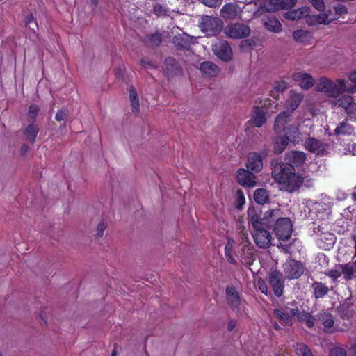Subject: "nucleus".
I'll return each mask as SVG.
<instances>
[{
  "label": "nucleus",
  "mask_w": 356,
  "mask_h": 356,
  "mask_svg": "<svg viewBox=\"0 0 356 356\" xmlns=\"http://www.w3.org/2000/svg\"><path fill=\"white\" fill-rule=\"evenodd\" d=\"M200 70L203 74L209 77H215L219 73L218 67L210 61H205L200 64Z\"/></svg>",
  "instance_id": "24"
},
{
  "label": "nucleus",
  "mask_w": 356,
  "mask_h": 356,
  "mask_svg": "<svg viewBox=\"0 0 356 356\" xmlns=\"http://www.w3.org/2000/svg\"><path fill=\"white\" fill-rule=\"evenodd\" d=\"M165 65H166V68L168 70H171V69L169 67L170 65L172 67L177 68V63L176 60L172 58H168L165 59Z\"/></svg>",
  "instance_id": "55"
},
{
  "label": "nucleus",
  "mask_w": 356,
  "mask_h": 356,
  "mask_svg": "<svg viewBox=\"0 0 356 356\" xmlns=\"http://www.w3.org/2000/svg\"><path fill=\"white\" fill-rule=\"evenodd\" d=\"M294 79L299 82L302 88L308 89L314 85V79L311 75L305 72H297L294 74Z\"/></svg>",
  "instance_id": "25"
},
{
  "label": "nucleus",
  "mask_w": 356,
  "mask_h": 356,
  "mask_svg": "<svg viewBox=\"0 0 356 356\" xmlns=\"http://www.w3.org/2000/svg\"><path fill=\"white\" fill-rule=\"evenodd\" d=\"M236 197H237V205L236 208L238 209H241L242 206L245 202V199L243 193L241 190H238L236 191Z\"/></svg>",
  "instance_id": "46"
},
{
  "label": "nucleus",
  "mask_w": 356,
  "mask_h": 356,
  "mask_svg": "<svg viewBox=\"0 0 356 356\" xmlns=\"http://www.w3.org/2000/svg\"><path fill=\"white\" fill-rule=\"evenodd\" d=\"M38 111V106L33 104L31 105L29 108L28 115L32 120H34L37 116Z\"/></svg>",
  "instance_id": "49"
},
{
  "label": "nucleus",
  "mask_w": 356,
  "mask_h": 356,
  "mask_svg": "<svg viewBox=\"0 0 356 356\" xmlns=\"http://www.w3.org/2000/svg\"><path fill=\"white\" fill-rule=\"evenodd\" d=\"M285 138L289 142L298 144L302 141V134L297 126L289 125L284 129Z\"/></svg>",
  "instance_id": "20"
},
{
  "label": "nucleus",
  "mask_w": 356,
  "mask_h": 356,
  "mask_svg": "<svg viewBox=\"0 0 356 356\" xmlns=\"http://www.w3.org/2000/svg\"><path fill=\"white\" fill-rule=\"evenodd\" d=\"M106 228V225L104 221L102 220L97 225V237H102L104 233V231Z\"/></svg>",
  "instance_id": "51"
},
{
  "label": "nucleus",
  "mask_w": 356,
  "mask_h": 356,
  "mask_svg": "<svg viewBox=\"0 0 356 356\" xmlns=\"http://www.w3.org/2000/svg\"><path fill=\"white\" fill-rule=\"evenodd\" d=\"M298 318L300 321L305 322L308 327H313L314 326L315 319L310 314L306 312L299 313Z\"/></svg>",
  "instance_id": "41"
},
{
  "label": "nucleus",
  "mask_w": 356,
  "mask_h": 356,
  "mask_svg": "<svg viewBox=\"0 0 356 356\" xmlns=\"http://www.w3.org/2000/svg\"><path fill=\"white\" fill-rule=\"evenodd\" d=\"M26 26H29L31 29L34 30L35 27H37V23L35 19L33 18V15H29L27 17V19L26 20Z\"/></svg>",
  "instance_id": "53"
},
{
  "label": "nucleus",
  "mask_w": 356,
  "mask_h": 356,
  "mask_svg": "<svg viewBox=\"0 0 356 356\" xmlns=\"http://www.w3.org/2000/svg\"><path fill=\"white\" fill-rule=\"evenodd\" d=\"M337 104L345 109L351 119H356V104L354 103L353 97L342 96L337 100Z\"/></svg>",
  "instance_id": "14"
},
{
  "label": "nucleus",
  "mask_w": 356,
  "mask_h": 356,
  "mask_svg": "<svg viewBox=\"0 0 356 356\" xmlns=\"http://www.w3.org/2000/svg\"><path fill=\"white\" fill-rule=\"evenodd\" d=\"M304 146L307 150L318 155H323L325 152V145L314 138H307L305 141Z\"/></svg>",
  "instance_id": "15"
},
{
  "label": "nucleus",
  "mask_w": 356,
  "mask_h": 356,
  "mask_svg": "<svg viewBox=\"0 0 356 356\" xmlns=\"http://www.w3.org/2000/svg\"><path fill=\"white\" fill-rule=\"evenodd\" d=\"M306 207L309 209V212L318 213L323 209V206L321 202L309 200L306 202Z\"/></svg>",
  "instance_id": "43"
},
{
  "label": "nucleus",
  "mask_w": 356,
  "mask_h": 356,
  "mask_svg": "<svg viewBox=\"0 0 356 356\" xmlns=\"http://www.w3.org/2000/svg\"><path fill=\"white\" fill-rule=\"evenodd\" d=\"M274 231L280 240H287L292 233V223L288 218H281L276 220Z\"/></svg>",
  "instance_id": "7"
},
{
  "label": "nucleus",
  "mask_w": 356,
  "mask_h": 356,
  "mask_svg": "<svg viewBox=\"0 0 356 356\" xmlns=\"http://www.w3.org/2000/svg\"><path fill=\"white\" fill-rule=\"evenodd\" d=\"M284 273L289 280L298 279L304 272L302 264L294 259H288L283 265Z\"/></svg>",
  "instance_id": "8"
},
{
  "label": "nucleus",
  "mask_w": 356,
  "mask_h": 356,
  "mask_svg": "<svg viewBox=\"0 0 356 356\" xmlns=\"http://www.w3.org/2000/svg\"><path fill=\"white\" fill-rule=\"evenodd\" d=\"M252 251L248 246H243L241 250L238 258L241 262L244 264H250L252 262Z\"/></svg>",
  "instance_id": "35"
},
{
  "label": "nucleus",
  "mask_w": 356,
  "mask_h": 356,
  "mask_svg": "<svg viewBox=\"0 0 356 356\" xmlns=\"http://www.w3.org/2000/svg\"><path fill=\"white\" fill-rule=\"evenodd\" d=\"M273 177L279 184L280 189L292 193L300 188L303 178L295 172L291 165L285 163L276 165L272 172Z\"/></svg>",
  "instance_id": "2"
},
{
  "label": "nucleus",
  "mask_w": 356,
  "mask_h": 356,
  "mask_svg": "<svg viewBox=\"0 0 356 356\" xmlns=\"http://www.w3.org/2000/svg\"><path fill=\"white\" fill-rule=\"evenodd\" d=\"M236 327V321L231 320L230 321H229V323L227 324V329L229 331L233 330Z\"/></svg>",
  "instance_id": "58"
},
{
  "label": "nucleus",
  "mask_w": 356,
  "mask_h": 356,
  "mask_svg": "<svg viewBox=\"0 0 356 356\" xmlns=\"http://www.w3.org/2000/svg\"><path fill=\"white\" fill-rule=\"evenodd\" d=\"M330 356H346V352L343 348L337 347L330 350Z\"/></svg>",
  "instance_id": "50"
},
{
  "label": "nucleus",
  "mask_w": 356,
  "mask_h": 356,
  "mask_svg": "<svg viewBox=\"0 0 356 356\" xmlns=\"http://www.w3.org/2000/svg\"><path fill=\"white\" fill-rule=\"evenodd\" d=\"M298 310L295 309H276L274 314L280 320L284 325H291L292 324L291 318L297 314Z\"/></svg>",
  "instance_id": "18"
},
{
  "label": "nucleus",
  "mask_w": 356,
  "mask_h": 356,
  "mask_svg": "<svg viewBox=\"0 0 356 356\" xmlns=\"http://www.w3.org/2000/svg\"><path fill=\"white\" fill-rule=\"evenodd\" d=\"M293 40L298 43L307 44L312 39V33L307 30H296L292 34Z\"/></svg>",
  "instance_id": "26"
},
{
  "label": "nucleus",
  "mask_w": 356,
  "mask_h": 356,
  "mask_svg": "<svg viewBox=\"0 0 356 356\" xmlns=\"http://www.w3.org/2000/svg\"><path fill=\"white\" fill-rule=\"evenodd\" d=\"M200 27L207 35H215L222 30V22L218 17L206 15L202 17Z\"/></svg>",
  "instance_id": "4"
},
{
  "label": "nucleus",
  "mask_w": 356,
  "mask_h": 356,
  "mask_svg": "<svg viewBox=\"0 0 356 356\" xmlns=\"http://www.w3.org/2000/svg\"><path fill=\"white\" fill-rule=\"evenodd\" d=\"M66 118V113L63 111H59L55 116V118L58 121H62Z\"/></svg>",
  "instance_id": "56"
},
{
  "label": "nucleus",
  "mask_w": 356,
  "mask_h": 356,
  "mask_svg": "<svg viewBox=\"0 0 356 356\" xmlns=\"http://www.w3.org/2000/svg\"><path fill=\"white\" fill-rule=\"evenodd\" d=\"M153 10L154 13L158 16L167 15V10L161 4H156L153 8Z\"/></svg>",
  "instance_id": "48"
},
{
  "label": "nucleus",
  "mask_w": 356,
  "mask_h": 356,
  "mask_svg": "<svg viewBox=\"0 0 356 356\" xmlns=\"http://www.w3.org/2000/svg\"><path fill=\"white\" fill-rule=\"evenodd\" d=\"M353 198L355 201H356V192L353 193Z\"/></svg>",
  "instance_id": "64"
},
{
  "label": "nucleus",
  "mask_w": 356,
  "mask_h": 356,
  "mask_svg": "<svg viewBox=\"0 0 356 356\" xmlns=\"http://www.w3.org/2000/svg\"><path fill=\"white\" fill-rule=\"evenodd\" d=\"M289 140L283 136H277L273 140V150L275 154H281L286 147Z\"/></svg>",
  "instance_id": "32"
},
{
  "label": "nucleus",
  "mask_w": 356,
  "mask_h": 356,
  "mask_svg": "<svg viewBox=\"0 0 356 356\" xmlns=\"http://www.w3.org/2000/svg\"><path fill=\"white\" fill-rule=\"evenodd\" d=\"M257 285H258L259 290L261 291V292L262 293H264L266 296L270 293L267 284L266 283V282L264 280L259 279L257 280Z\"/></svg>",
  "instance_id": "45"
},
{
  "label": "nucleus",
  "mask_w": 356,
  "mask_h": 356,
  "mask_svg": "<svg viewBox=\"0 0 356 356\" xmlns=\"http://www.w3.org/2000/svg\"><path fill=\"white\" fill-rule=\"evenodd\" d=\"M345 153L347 154H351L353 156L356 155V143H350L345 148Z\"/></svg>",
  "instance_id": "52"
},
{
  "label": "nucleus",
  "mask_w": 356,
  "mask_h": 356,
  "mask_svg": "<svg viewBox=\"0 0 356 356\" xmlns=\"http://www.w3.org/2000/svg\"><path fill=\"white\" fill-rule=\"evenodd\" d=\"M288 87V84L284 81H280L275 83V89L280 92H283Z\"/></svg>",
  "instance_id": "54"
},
{
  "label": "nucleus",
  "mask_w": 356,
  "mask_h": 356,
  "mask_svg": "<svg viewBox=\"0 0 356 356\" xmlns=\"http://www.w3.org/2000/svg\"><path fill=\"white\" fill-rule=\"evenodd\" d=\"M303 95L300 93L291 92L289 99L285 104V110L292 113L302 102Z\"/></svg>",
  "instance_id": "23"
},
{
  "label": "nucleus",
  "mask_w": 356,
  "mask_h": 356,
  "mask_svg": "<svg viewBox=\"0 0 356 356\" xmlns=\"http://www.w3.org/2000/svg\"><path fill=\"white\" fill-rule=\"evenodd\" d=\"M264 26L269 31L280 33L282 31L281 23L275 18H268L263 22Z\"/></svg>",
  "instance_id": "31"
},
{
  "label": "nucleus",
  "mask_w": 356,
  "mask_h": 356,
  "mask_svg": "<svg viewBox=\"0 0 356 356\" xmlns=\"http://www.w3.org/2000/svg\"><path fill=\"white\" fill-rule=\"evenodd\" d=\"M252 120L256 127H261L263 126L266 121V113L264 109L255 106Z\"/></svg>",
  "instance_id": "28"
},
{
  "label": "nucleus",
  "mask_w": 356,
  "mask_h": 356,
  "mask_svg": "<svg viewBox=\"0 0 356 356\" xmlns=\"http://www.w3.org/2000/svg\"><path fill=\"white\" fill-rule=\"evenodd\" d=\"M254 199L259 204L266 203L269 199V193L264 188L257 189L254 193Z\"/></svg>",
  "instance_id": "34"
},
{
  "label": "nucleus",
  "mask_w": 356,
  "mask_h": 356,
  "mask_svg": "<svg viewBox=\"0 0 356 356\" xmlns=\"http://www.w3.org/2000/svg\"><path fill=\"white\" fill-rule=\"evenodd\" d=\"M291 113L284 110L283 112L280 113L275 120L274 128L276 131H284V129L286 128L285 124L289 121V118L291 115Z\"/></svg>",
  "instance_id": "27"
},
{
  "label": "nucleus",
  "mask_w": 356,
  "mask_h": 356,
  "mask_svg": "<svg viewBox=\"0 0 356 356\" xmlns=\"http://www.w3.org/2000/svg\"><path fill=\"white\" fill-rule=\"evenodd\" d=\"M129 91L131 106L133 109V111L138 112L139 110L140 104L137 92L133 86H131L129 88Z\"/></svg>",
  "instance_id": "40"
},
{
  "label": "nucleus",
  "mask_w": 356,
  "mask_h": 356,
  "mask_svg": "<svg viewBox=\"0 0 356 356\" xmlns=\"http://www.w3.org/2000/svg\"><path fill=\"white\" fill-rule=\"evenodd\" d=\"M352 239L354 241V250H355L354 265H353V267L355 268V270L356 272V234H354L352 236Z\"/></svg>",
  "instance_id": "57"
},
{
  "label": "nucleus",
  "mask_w": 356,
  "mask_h": 356,
  "mask_svg": "<svg viewBox=\"0 0 356 356\" xmlns=\"http://www.w3.org/2000/svg\"><path fill=\"white\" fill-rule=\"evenodd\" d=\"M349 79L350 81L356 83V69L350 73Z\"/></svg>",
  "instance_id": "59"
},
{
  "label": "nucleus",
  "mask_w": 356,
  "mask_h": 356,
  "mask_svg": "<svg viewBox=\"0 0 356 356\" xmlns=\"http://www.w3.org/2000/svg\"><path fill=\"white\" fill-rule=\"evenodd\" d=\"M318 320L325 332L334 333L343 330L337 323H335L334 318L331 314L323 313L318 316Z\"/></svg>",
  "instance_id": "10"
},
{
  "label": "nucleus",
  "mask_w": 356,
  "mask_h": 356,
  "mask_svg": "<svg viewBox=\"0 0 356 356\" xmlns=\"http://www.w3.org/2000/svg\"><path fill=\"white\" fill-rule=\"evenodd\" d=\"M237 181L243 186L253 187L256 185L255 176L249 170L240 169L237 172Z\"/></svg>",
  "instance_id": "17"
},
{
  "label": "nucleus",
  "mask_w": 356,
  "mask_h": 356,
  "mask_svg": "<svg viewBox=\"0 0 356 356\" xmlns=\"http://www.w3.org/2000/svg\"><path fill=\"white\" fill-rule=\"evenodd\" d=\"M297 0H269L266 9L268 11L289 9L293 8Z\"/></svg>",
  "instance_id": "19"
},
{
  "label": "nucleus",
  "mask_w": 356,
  "mask_h": 356,
  "mask_svg": "<svg viewBox=\"0 0 356 356\" xmlns=\"http://www.w3.org/2000/svg\"><path fill=\"white\" fill-rule=\"evenodd\" d=\"M309 12L308 7H302L297 10H293L285 14V17L290 20H297L300 18L306 17Z\"/></svg>",
  "instance_id": "29"
},
{
  "label": "nucleus",
  "mask_w": 356,
  "mask_h": 356,
  "mask_svg": "<svg viewBox=\"0 0 356 356\" xmlns=\"http://www.w3.org/2000/svg\"><path fill=\"white\" fill-rule=\"evenodd\" d=\"M278 247L281 248L284 252H289V246L285 245H280Z\"/></svg>",
  "instance_id": "62"
},
{
  "label": "nucleus",
  "mask_w": 356,
  "mask_h": 356,
  "mask_svg": "<svg viewBox=\"0 0 356 356\" xmlns=\"http://www.w3.org/2000/svg\"><path fill=\"white\" fill-rule=\"evenodd\" d=\"M331 11L328 10L325 13L318 15H312L306 17V22L309 26H317L320 24H329L334 19V17H330Z\"/></svg>",
  "instance_id": "13"
},
{
  "label": "nucleus",
  "mask_w": 356,
  "mask_h": 356,
  "mask_svg": "<svg viewBox=\"0 0 356 356\" xmlns=\"http://www.w3.org/2000/svg\"><path fill=\"white\" fill-rule=\"evenodd\" d=\"M335 11L336 13H346V8L345 6H337V7H335Z\"/></svg>",
  "instance_id": "60"
},
{
  "label": "nucleus",
  "mask_w": 356,
  "mask_h": 356,
  "mask_svg": "<svg viewBox=\"0 0 356 356\" xmlns=\"http://www.w3.org/2000/svg\"><path fill=\"white\" fill-rule=\"evenodd\" d=\"M202 3L211 8H215L220 6L222 0H199Z\"/></svg>",
  "instance_id": "47"
},
{
  "label": "nucleus",
  "mask_w": 356,
  "mask_h": 356,
  "mask_svg": "<svg viewBox=\"0 0 356 356\" xmlns=\"http://www.w3.org/2000/svg\"><path fill=\"white\" fill-rule=\"evenodd\" d=\"M346 81L344 79H337L332 81L327 78H321L316 83L317 90L324 92L329 96L337 97L343 92L347 91L350 93L356 92V86H346Z\"/></svg>",
  "instance_id": "3"
},
{
  "label": "nucleus",
  "mask_w": 356,
  "mask_h": 356,
  "mask_svg": "<svg viewBox=\"0 0 356 356\" xmlns=\"http://www.w3.org/2000/svg\"><path fill=\"white\" fill-rule=\"evenodd\" d=\"M352 350H353V356H356V341L352 347Z\"/></svg>",
  "instance_id": "63"
},
{
  "label": "nucleus",
  "mask_w": 356,
  "mask_h": 356,
  "mask_svg": "<svg viewBox=\"0 0 356 356\" xmlns=\"http://www.w3.org/2000/svg\"><path fill=\"white\" fill-rule=\"evenodd\" d=\"M328 236H329V238H327V240L329 241V242L327 243V245L331 247L334 243V237L332 234H329Z\"/></svg>",
  "instance_id": "61"
},
{
  "label": "nucleus",
  "mask_w": 356,
  "mask_h": 356,
  "mask_svg": "<svg viewBox=\"0 0 356 356\" xmlns=\"http://www.w3.org/2000/svg\"><path fill=\"white\" fill-rule=\"evenodd\" d=\"M224 33L229 38L242 39L250 35V29L247 24L243 23H230L225 28Z\"/></svg>",
  "instance_id": "5"
},
{
  "label": "nucleus",
  "mask_w": 356,
  "mask_h": 356,
  "mask_svg": "<svg viewBox=\"0 0 356 356\" xmlns=\"http://www.w3.org/2000/svg\"><path fill=\"white\" fill-rule=\"evenodd\" d=\"M293 349L297 356H313L310 348L304 343H296L293 345Z\"/></svg>",
  "instance_id": "39"
},
{
  "label": "nucleus",
  "mask_w": 356,
  "mask_h": 356,
  "mask_svg": "<svg viewBox=\"0 0 356 356\" xmlns=\"http://www.w3.org/2000/svg\"><path fill=\"white\" fill-rule=\"evenodd\" d=\"M312 6L319 12H323L325 9V5L323 0H309Z\"/></svg>",
  "instance_id": "44"
},
{
  "label": "nucleus",
  "mask_w": 356,
  "mask_h": 356,
  "mask_svg": "<svg viewBox=\"0 0 356 356\" xmlns=\"http://www.w3.org/2000/svg\"><path fill=\"white\" fill-rule=\"evenodd\" d=\"M353 265H354V256L353 257L352 263H348L345 265H339L334 269L328 270L326 273V275L334 281L338 279L342 273L343 274L346 280L353 279L356 277V272L355 270V268L353 267Z\"/></svg>",
  "instance_id": "6"
},
{
  "label": "nucleus",
  "mask_w": 356,
  "mask_h": 356,
  "mask_svg": "<svg viewBox=\"0 0 356 356\" xmlns=\"http://www.w3.org/2000/svg\"><path fill=\"white\" fill-rule=\"evenodd\" d=\"M248 170L259 172L263 168L262 157L257 153H250L246 164Z\"/></svg>",
  "instance_id": "21"
},
{
  "label": "nucleus",
  "mask_w": 356,
  "mask_h": 356,
  "mask_svg": "<svg viewBox=\"0 0 356 356\" xmlns=\"http://www.w3.org/2000/svg\"><path fill=\"white\" fill-rule=\"evenodd\" d=\"M269 284L277 297H281L284 293V280L282 273L277 270L271 271L268 275Z\"/></svg>",
  "instance_id": "9"
},
{
  "label": "nucleus",
  "mask_w": 356,
  "mask_h": 356,
  "mask_svg": "<svg viewBox=\"0 0 356 356\" xmlns=\"http://www.w3.org/2000/svg\"><path fill=\"white\" fill-rule=\"evenodd\" d=\"M226 297L227 303L233 309H238L241 300L238 291L234 286L226 288Z\"/></svg>",
  "instance_id": "22"
},
{
  "label": "nucleus",
  "mask_w": 356,
  "mask_h": 356,
  "mask_svg": "<svg viewBox=\"0 0 356 356\" xmlns=\"http://www.w3.org/2000/svg\"><path fill=\"white\" fill-rule=\"evenodd\" d=\"M173 42L178 49H187L191 43L189 35L186 34L175 35Z\"/></svg>",
  "instance_id": "33"
},
{
  "label": "nucleus",
  "mask_w": 356,
  "mask_h": 356,
  "mask_svg": "<svg viewBox=\"0 0 356 356\" xmlns=\"http://www.w3.org/2000/svg\"><path fill=\"white\" fill-rule=\"evenodd\" d=\"M145 42L149 46H158L161 42V35L158 33L147 35Z\"/></svg>",
  "instance_id": "42"
},
{
  "label": "nucleus",
  "mask_w": 356,
  "mask_h": 356,
  "mask_svg": "<svg viewBox=\"0 0 356 356\" xmlns=\"http://www.w3.org/2000/svg\"><path fill=\"white\" fill-rule=\"evenodd\" d=\"M285 160L289 163L287 165L299 167L302 165L306 160V154L303 152L293 151L286 154Z\"/></svg>",
  "instance_id": "16"
},
{
  "label": "nucleus",
  "mask_w": 356,
  "mask_h": 356,
  "mask_svg": "<svg viewBox=\"0 0 356 356\" xmlns=\"http://www.w3.org/2000/svg\"><path fill=\"white\" fill-rule=\"evenodd\" d=\"M312 287L314 289V296L316 298H323L329 291L328 287L321 282H314Z\"/></svg>",
  "instance_id": "38"
},
{
  "label": "nucleus",
  "mask_w": 356,
  "mask_h": 356,
  "mask_svg": "<svg viewBox=\"0 0 356 356\" xmlns=\"http://www.w3.org/2000/svg\"><path fill=\"white\" fill-rule=\"evenodd\" d=\"M354 131L353 127L345 120L340 122L334 129V134L337 136H348L351 135Z\"/></svg>",
  "instance_id": "30"
},
{
  "label": "nucleus",
  "mask_w": 356,
  "mask_h": 356,
  "mask_svg": "<svg viewBox=\"0 0 356 356\" xmlns=\"http://www.w3.org/2000/svg\"><path fill=\"white\" fill-rule=\"evenodd\" d=\"M280 215L278 208L267 211L261 218L254 208H249L248 216L252 226L251 234L256 245L263 249L270 247L272 236L269 231L273 222Z\"/></svg>",
  "instance_id": "1"
},
{
  "label": "nucleus",
  "mask_w": 356,
  "mask_h": 356,
  "mask_svg": "<svg viewBox=\"0 0 356 356\" xmlns=\"http://www.w3.org/2000/svg\"><path fill=\"white\" fill-rule=\"evenodd\" d=\"M243 9L236 3H225L220 10V16L227 19L239 18Z\"/></svg>",
  "instance_id": "12"
},
{
  "label": "nucleus",
  "mask_w": 356,
  "mask_h": 356,
  "mask_svg": "<svg viewBox=\"0 0 356 356\" xmlns=\"http://www.w3.org/2000/svg\"><path fill=\"white\" fill-rule=\"evenodd\" d=\"M214 54L223 61H228L232 58V50L228 42L225 40H219L213 44Z\"/></svg>",
  "instance_id": "11"
},
{
  "label": "nucleus",
  "mask_w": 356,
  "mask_h": 356,
  "mask_svg": "<svg viewBox=\"0 0 356 356\" xmlns=\"http://www.w3.org/2000/svg\"><path fill=\"white\" fill-rule=\"evenodd\" d=\"M234 243V240L228 238V241L225 248V252L227 261L231 264H236V260L233 252Z\"/></svg>",
  "instance_id": "36"
},
{
  "label": "nucleus",
  "mask_w": 356,
  "mask_h": 356,
  "mask_svg": "<svg viewBox=\"0 0 356 356\" xmlns=\"http://www.w3.org/2000/svg\"><path fill=\"white\" fill-rule=\"evenodd\" d=\"M38 133V127L36 124L31 123L27 126L24 130V135L26 140L31 143H34Z\"/></svg>",
  "instance_id": "37"
}]
</instances>
